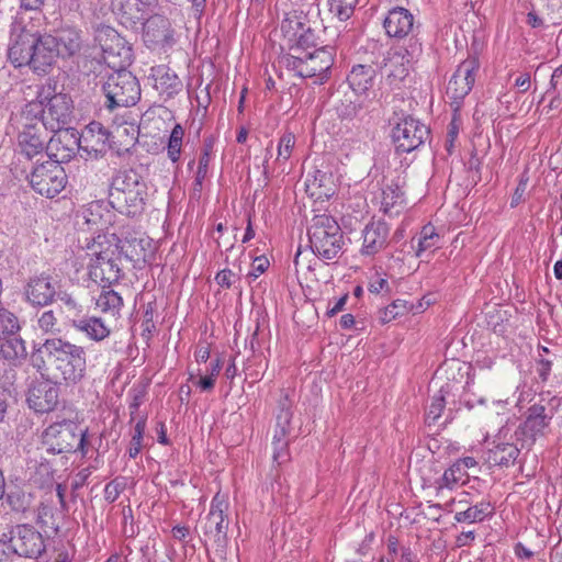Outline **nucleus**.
I'll return each instance as SVG.
<instances>
[{"mask_svg": "<svg viewBox=\"0 0 562 562\" xmlns=\"http://www.w3.org/2000/svg\"><path fill=\"white\" fill-rule=\"evenodd\" d=\"M41 356H33L34 366L38 370H53L55 376L67 385L79 383L87 373V356L82 346L63 338L46 339L37 350Z\"/></svg>", "mask_w": 562, "mask_h": 562, "instance_id": "obj_1", "label": "nucleus"}, {"mask_svg": "<svg viewBox=\"0 0 562 562\" xmlns=\"http://www.w3.org/2000/svg\"><path fill=\"white\" fill-rule=\"evenodd\" d=\"M441 237L431 224L425 225L418 237L416 256L420 257L423 252L430 251L440 247Z\"/></svg>", "mask_w": 562, "mask_h": 562, "instance_id": "obj_39", "label": "nucleus"}, {"mask_svg": "<svg viewBox=\"0 0 562 562\" xmlns=\"http://www.w3.org/2000/svg\"><path fill=\"white\" fill-rule=\"evenodd\" d=\"M215 381L216 380L212 375L209 374V375L200 378L199 381L196 382V385L202 391H210L214 387Z\"/></svg>", "mask_w": 562, "mask_h": 562, "instance_id": "obj_63", "label": "nucleus"}, {"mask_svg": "<svg viewBox=\"0 0 562 562\" xmlns=\"http://www.w3.org/2000/svg\"><path fill=\"white\" fill-rule=\"evenodd\" d=\"M13 551L19 557L36 559L46 549L42 533L31 525H18L11 531Z\"/></svg>", "mask_w": 562, "mask_h": 562, "instance_id": "obj_14", "label": "nucleus"}, {"mask_svg": "<svg viewBox=\"0 0 562 562\" xmlns=\"http://www.w3.org/2000/svg\"><path fill=\"white\" fill-rule=\"evenodd\" d=\"M273 454L272 458L278 464H282L290 459L289 440L272 441Z\"/></svg>", "mask_w": 562, "mask_h": 562, "instance_id": "obj_52", "label": "nucleus"}, {"mask_svg": "<svg viewBox=\"0 0 562 562\" xmlns=\"http://www.w3.org/2000/svg\"><path fill=\"white\" fill-rule=\"evenodd\" d=\"M375 70L372 66L356 65L348 75L350 88L356 93H366L374 85Z\"/></svg>", "mask_w": 562, "mask_h": 562, "instance_id": "obj_30", "label": "nucleus"}, {"mask_svg": "<svg viewBox=\"0 0 562 562\" xmlns=\"http://www.w3.org/2000/svg\"><path fill=\"white\" fill-rule=\"evenodd\" d=\"M146 195V184H143L142 188L123 193V196H120V199H110V203L117 207L121 213L135 216L143 211Z\"/></svg>", "mask_w": 562, "mask_h": 562, "instance_id": "obj_28", "label": "nucleus"}, {"mask_svg": "<svg viewBox=\"0 0 562 562\" xmlns=\"http://www.w3.org/2000/svg\"><path fill=\"white\" fill-rule=\"evenodd\" d=\"M1 352L5 358L23 357L26 352L24 341L22 339L13 338L7 340L1 346Z\"/></svg>", "mask_w": 562, "mask_h": 562, "instance_id": "obj_48", "label": "nucleus"}, {"mask_svg": "<svg viewBox=\"0 0 562 562\" xmlns=\"http://www.w3.org/2000/svg\"><path fill=\"white\" fill-rule=\"evenodd\" d=\"M36 524L46 533L49 531L56 535L59 530L58 525L53 520V513L48 506L41 505L36 512Z\"/></svg>", "mask_w": 562, "mask_h": 562, "instance_id": "obj_43", "label": "nucleus"}, {"mask_svg": "<svg viewBox=\"0 0 562 562\" xmlns=\"http://www.w3.org/2000/svg\"><path fill=\"white\" fill-rule=\"evenodd\" d=\"M112 223V213L99 201L89 203L77 213V226L82 231L98 233Z\"/></svg>", "mask_w": 562, "mask_h": 562, "instance_id": "obj_19", "label": "nucleus"}, {"mask_svg": "<svg viewBox=\"0 0 562 562\" xmlns=\"http://www.w3.org/2000/svg\"><path fill=\"white\" fill-rule=\"evenodd\" d=\"M269 266V261L265 257H257L252 262L251 270L248 273V277L252 280H256L260 274H262Z\"/></svg>", "mask_w": 562, "mask_h": 562, "instance_id": "obj_55", "label": "nucleus"}, {"mask_svg": "<svg viewBox=\"0 0 562 562\" xmlns=\"http://www.w3.org/2000/svg\"><path fill=\"white\" fill-rule=\"evenodd\" d=\"M301 45L302 40L282 57V64L297 77L314 78V82L318 85L326 82L335 63V48L324 46L310 52L303 49Z\"/></svg>", "mask_w": 562, "mask_h": 562, "instance_id": "obj_4", "label": "nucleus"}, {"mask_svg": "<svg viewBox=\"0 0 562 562\" xmlns=\"http://www.w3.org/2000/svg\"><path fill=\"white\" fill-rule=\"evenodd\" d=\"M184 136L183 126L179 123L175 124L166 145L167 157L172 164H178L181 158Z\"/></svg>", "mask_w": 562, "mask_h": 562, "instance_id": "obj_38", "label": "nucleus"}, {"mask_svg": "<svg viewBox=\"0 0 562 562\" xmlns=\"http://www.w3.org/2000/svg\"><path fill=\"white\" fill-rule=\"evenodd\" d=\"M312 251L323 260H333L342 252L344 235L337 221L328 214L315 215L308 227Z\"/></svg>", "mask_w": 562, "mask_h": 562, "instance_id": "obj_6", "label": "nucleus"}, {"mask_svg": "<svg viewBox=\"0 0 562 562\" xmlns=\"http://www.w3.org/2000/svg\"><path fill=\"white\" fill-rule=\"evenodd\" d=\"M115 246L120 251V257H124L133 263L134 268L138 269L150 262L156 252L155 241L139 233L131 234L122 239L115 236Z\"/></svg>", "mask_w": 562, "mask_h": 562, "instance_id": "obj_12", "label": "nucleus"}, {"mask_svg": "<svg viewBox=\"0 0 562 562\" xmlns=\"http://www.w3.org/2000/svg\"><path fill=\"white\" fill-rule=\"evenodd\" d=\"M38 111V106L33 104L29 109H21L14 119L18 131L16 150L26 159H33L37 156L46 157L44 149L48 139L47 131L49 130L36 120Z\"/></svg>", "mask_w": 562, "mask_h": 562, "instance_id": "obj_5", "label": "nucleus"}, {"mask_svg": "<svg viewBox=\"0 0 562 562\" xmlns=\"http://www.w3.org/2000/svg\"><path fill=\"white\" fill-rule=\"evenodd\" d=\"M154 88L164 95L165 99H171L182 90V81L178 75L165 65L151 69Z\"/></svg>", "mask_w": 562, "mask_h": 562, "instance_id": "obj_25", "label": "nucleus"}, {"mask_svg": "<svg viewBox=\"0 0 562 562\" xmlns=\"http://www.w3.org/2000/svg\"><path fill=\"white\" fill-rule=\"evenodd\" d=\"M211 160V158H207V154L200 156L194 180L196 186H202V182L206 178Z\"/></svg>", "mask_w": 562, "mask_h": 562, "instance_id": "obj_54", "label": "nucleus"}, {"mask_svg": "<svg viewBox=\"0 0 562 562\" xmlns=\"http://www.w3.org/2000/svg\"><path fill=\"white\" fill-rule=\"evenodd\" d=\"M446 405V400L443 395V390L435 394L431 398V403L426 412V422L430 425L437 422V419L441 416L443 408Z\"/></svg>", "mask_w": 562, "mask_h": 562, "instance_id": "obj_46", "label": "nucleus"}, {"mask_svg": "<svg viewBox=\"0 0 562 562\" xmlns=\"http://www.w3.org/2000/svg\"><path fill=\"white\" fill-rule=\"evenodd\" d=\"M359 0H329V11L339 21H347L355 11Z\"/></svg>", "mask_w": 562, "mask_h": 562, "instance_id": "obj_42", "label": "nucleus"}, {"mask_svg": "<svg viewBox=\"0 0 562 562\" xmlns=\"http://www.w3.org/2000/svg\"><path fill=\"white\" fill-rule=\"evenodd\" d=\"M295 136L291 132H285L278 142L277 147V158L276 164L279 166L285 165V162L291 158L294 146H295Z\"/></svg>", "mask_w": 562, "mask_h": 562, "instance_id": "obj_40", "label": "nucleus"}, {"mask_svg": "<svg viewBox=\"0 0 562 562\" xmlns=\"http://www.w3.org/2000/svg\"><path fill=\"white\" fill-rule=\"evenodd\" d=\"M412 65L400 53L390 52L384 60L383 74L391 87H397L409 74Z\"/></svg>", "mask_w": 562, "mask_h": 562, "instance_id": "obj_26", "label": "nucleus"}, {"mask_svg": "<svg viewBox=\"0 0 562 562\" xmlns=\"http://www.w3.org/2000/svg\"><path fill=\"white\" fill-rule=\"evenodd\" d=\"M414 22L415 18L409 10L403 7H394L385 15L383 27L387 36L404 38L412 33Z\"/></svg>", "mask_w": 562, "mask_h": 562, "instance_id": "obj_20", "label": "nucleus"}, {"mask_svg": "<svg viewBox=\"0 0 562 562\" xmlns=\"http://www.w3.org/2000/svg\"><path fill=\"white\" fill-rule=\"evenodd\" d=\"M24 300L34 307L52 304L56 296V283L46 274L32 277L23 289Z\"/></svg>", "mask_w": 562, "mask_h": 562, "instance_id": "obj_16", "label": "nucleus"}, {"mask_svg": "<svg viewBox=\"0 0 562 562\" xmlns=\"http://www.w3.org/2000/svg\"><path fill=\"white\" fill-rule=\"evenodd\" d=\"M387 280L380 274H375L371 278L368 289L371 293H380L381 291L387 289Z\"/></svg>", "mask_w": 562, "mask_h": 562, "instance_id": "obj_57", "label": "nucleus"}, {"mask_svg": "<svg viewBox=\"0 0 562 562\" xmlns=\"http://www.w3.org/2000/svg\"><path fill=\"white\" fill-rule=\"evenodd\" d=\"M124 491V483L120 479H114L104 487V499L108 503H114Z\"/></svg>", "mask_w": 562, "mask_h": 562, "instance_id": "obj_51", "label": "nucleus"}, {"mask_svg": "<svg viewBox=\"0 0 562 562\" xmlns=\"http://www.w3.org/2000/svg\"><path fill=\"white\" fill-rule=\"evenodd\" d=\"M94 40L102 50L104 63L112 69L126 68L131 65L133 54L127 42L109 25L95 29Z\"/></svg>", "mask_w": 562, "mask_h": 562, "instance_id": "obj_11", "label": "nucleus"}, {"mask_svg": "<svg viewBox=\"0 0 562 562\" xmlns=\"http://www.w3.org/2000/svg\"><path fill=\"white\" fill-rule=\"evenodd\" d=\"M63 137L67 138L68 140H70V145L67 147V154L63 155L61 159L70 158L71 155L75 154V151L77 150V148L79 146L78 139L75 138L72 135H69L68 132H64L63 134L58 135L57 140L61 142Z\"/></svg>", "mask_w": 562, "mask_h": 562, "instance_id": "obj_59", "label": "nucleus"}, {"mask_svg": "<svg viewBox=\"0 0 562 562\" xmlns=\"http://www.w3.org/2000/svg\"><path fill=\"white\" fill-rule=\"evenodd\" d=\"M33 104L37 105L40 110L36 120L50 132H61L70 123L72 100L68 94L58 92L56 83L48 81L36 86L35 98L24 104L22 109H29Z\"/></svg>", "mask_w": 562, "mask_h": 562, "instance_id": "obj_3", "label": "nucleus"}, {"mask_svg": "<svg viewBox=\"0 0 562 562\" xmlns=\"http://www.w3.org/2000/svg\"><path fill=\"white\" fill-rule=\"evenodd\" d=\"M413 66L422 55V43L417 38H411L406 47L395 49Z\"/></svg>", "mask_w": 562, "mask_h": 562, "instance_id": "obj_49", "label": "nucleus"}, {"mask_svg": "<svg viewBox=\"0 0 562 562\" xmlns=\"http://www.w3.org/2000/svg\"><path fill=\"white\" fill-rule=\"evenodd\" d=\"M390 228L383 221H371L362 232L361 254L373 256L381 251L387 244Z\"/></svg>", "mask_w": 562, "mask_h": 562, "instance_id": "obj_23", "label": "nucleus"}, {"mask_svg": "<svg viewBox=\"0 0 562 562\" xmlns=\"http://www.w3.org/2000/svg\"><path fill=\"white\" fill-rule=\"evenodd\" d=\"M21 1V10L18 13L24 12L26 20H34L35 16H29V12H34L35 15H41V8L44 4L45 0H20Z\"/></svg>", "mask_w": 562, "mask_h": 562, "instance_id": "obj_53", "label": "nucleus"}, {"mask_svg": "<svg viewBox=\"0 0 562 562\" xmlns=\"http://www.w3.org/2000/svg\"><path fill=\"white\" fill-rule=\"evenodd\" d=\"M228 509V502L225 495L217 493L210 506V512L205 518L204 532L214 538L220 539L225 536L227 529V516L225 515Z\"/></svg>", "mask_w": 562, "mask_h": 562, "instance_id": "obj_21", "label": "nucleus"}, {"mask_svg": "<svg viewBox=\"0 0 562 562\" xmlns=\"http://www.w3.org/2000/svg\"><path fill=\"white\" fill-rule=\"evenodd\" d=\"M507 432L508 430L501 429L493 448L488 449L487 460L494 465L509 467L519 456V449L513 442L505 441Z\"/></svg>", "mask_w": 562, "mask_h": 562, "instance_id": "obj_24", "label": "nucleus"}, {"mask_svg": "<svg viewBox=\"0 0 562 562\" xmlns=\"http://www.w3.org/2000/svg\"><path fill=\"white\" fill-rule=\"evenodd\" d=\"M454 463L457 465H459V468H461L462 471H467L468 469L477 467L476 460L472 457H464V458L458 459Z\"/></svg>", "mask_w": 562, "mask_h": 562, "instance_id": "obj_64", "label": "nucleus"}, {"mask_svg": "<svg viewBox=\"0 0 562 562\" xmlns=\"http://www.w3.org/2000/svg\"><path fill=\"white\" fill-rule=\"evenodd\" d=\"M71 326L88 339L97 342L106 339L111 334L110 327L105 325L102 318L97 316H83L72 319Z\"/></svg>", "mask_w": 562, "mask_h": 562, "instance_id": "obj_27", "label": "nucleus"}, {"mask_svg": "<svg viewBox=\"0 0 562 562\" xmlns=\"http://www.w3.org/2000/svg\"><path fill=\"white\" fill-rule=\"evenodd\" d=\"M34 50L29 66L37 74H46L58 57L57 42L53 35L38 34V41Z\"/></svg>", "mask_w": 562, "mask_h": 562, "instance_id": "obj_22", "label": "nucleus"}, {"mask_svg": "<svg viewBox=\"0 0 562 562\" xmlns=\"http://www.w3.org/2000/svg\"><path fill=\"white\" fill-rule=\"evenodd\" d=\"M469 479V474L467 471H462L459 465L453 463L450 468H448L442 476L437 480V492L438 494L443 490H454L460 485L465 484Z\"/></svg>", "mask_w": 562, "mask_h": 562, "instance_id": "obj_37", "label": "nucleus"}, {"mask_svg": "<svg viewBox=\"0 0 562 562\" xmlns=\"http://www.w3.org/2000/svg\"><path fill=\"white\" fill-rule=\"evenodd\" d=\"M494 508L487 501H481L465 509H460L454 514V520L460 524H477L492 517Z\"/></svg>", "mask_w": 562, "mask_h": 562, "instance_id": "obj_31", "label": "nucleus"}, {"mask_svg": "<svg viewBox=\"0 0 562 562\" xmlns=\"http://www.w3.org/2000/svg\"><path fill=\"white\" fill-rule=\"evenodd\" d=\"M87 430H81L71 420H61L46 427L41 436L42 449L48 454H60L79 450L86 456Z\"/></svg>", "mask_w": 562, "mask_h": 562, "instance_id": "obj_7", "label": "nucleus"}, {"mask_svg": "<svg viewBox=\"0 0 562 562\" xmlns=\"http://www.w3.org/2000/svg\"><path fill=\"white\" fill-rule=\"evenodd\" d=\"M479 63L475 58L462 61L448 82L447 94L454 101L462 100L472 90Z\"/></svg>", "mask_w": 562, "mask_h": 562, "instance_id": "obj_18", "label": "nucleus"}, {"mask_svg": "<svg viewBox=\"0 0 562 562\" xmlns=\"http://www.w3.org/2000/svg\"><path fill=\"white\" fill-rule=\"evenodd\" d=\"M423 307V302L418 303V306L415 308L413 303H409L405 300H395L390 305L380 310L379 318L383 324L390 323L398 317L406 315L408 312L414 311L418 312Z\"/></svg>", "mask_w": 562, "mask_h": 562, "instance_id": "obj_35", "label": "nucleus"}, {"mask_svg": "<svg viewBox=\"0 0 562 562\" xmlns=\"http://www.w3.org/2000/svg\"><path fill=\"white\" fill-rule=\"evenodd\" d=\"M404 204V192L402 191L400 184L396 182H392L382 190V200H381V209L385 214H393V210L395 209V213H398L400 210L397 207H402Z\"/></svg>", "mask_w": 562, "mask_h": 562, "instance_id": "obj_36", "label": "nucleus"}, {"mask_svg": "<svg viewBox=\"0 0 562 562\" xmlns=\"http://www.w3.org/2000/svg\"><path fill=\"white\" fill-rule=\"evenodd\" d=\"M12 554H15V552L13 551V542L11 541V538L9 541L0 539V562L10 558Z\"/></svg>", "mask_w": 562, "mask_h": 562, "instance_id": "obj_61", "label": "nucleus"}, {"mask_svg": "<svg viewBox=\"0 0 562 562\" xmlns=\"http://www.w3.org/2000/svg\"><path fill=\"white\" fill-rule=\"evenodd\" d=\"M54 40L57 42L58 56L64 58L72 56L81 47L80 32L74 29L61 30Z\"/></svg>", "mask_w": 562, "mask_h": 562, "instance_id": "obj_33", "label": "nucleus"}, {"mask_svg": "<svg viewBox=\"0 0 562 562\" xmlns=\"http://www.w3.org/2000/svg\"><path fill=\"white\" fill-rule=\"evenodd\" d=\"M551 371V361L546 359H540L537 366V372L542 381H546Z\"/></svg>", "mask_w": 562, "mask_h": 562, "instance_id": "obj_62", "label": "nucleus"}, {"mask_svg": "<svg viewBox=\"0 0 562 562\" xmlns=\"http://www.w3.org/2000/svg\"><path fill=\"white\" fill-rule=\"evenodd\" d=\"M348 301V294H344L339 299L335 300L333 303H328L327 312L326 314L329 317H333L334 315L338 314L345 308V305Z\"/></svg>", "mask_w": 562, "mask_h": 562, "instance_id": "obj_58", "label": "nucleus"}, {"mask_svg": "<svg viewBox=\"0 0 562 562\" xmlns=\"http://www.w3.org/2000/svg\"><path fill=\"white\" fill-rule=\"evenodd\" d=\"M59 387L50 380H38L31 384L26 402L36 413L52 412L58 404Z\"/></svg>", "mask_w": 562, "mask_h": 562, "instance_id": "obj_15", "label": "nucleus"}, {"mask_svg": "<svg viewBox=\"0 0 562 562\" xmlns=\"http://www.w3.org/2000/svg\"><path fill=\"white\" fill-rule=\"evenodd\" d=\"M78 258L87 266L95 283H113L122 278L121 257L115 246V234H98L79 251Z\"/></svg>", "mask_w": 562, "mask_h": 562, "instance_id": "obj_2", "label": "nucleus"}, {"mask_svg": "<svg viewBox=\"0 0 562 562\" xmlns=\"http://www.w3.org/2000/svg\"><path fill=\"white\" fill-rule=\"evenodd\" d=\"M31 188L38 194L52 199L59 194L66 187L67 176L58 160L46 157L40 159L32 167L29 176Z\"/></svg>", "mask_w": 562, "mask_h": 562, "instance_id": "obj_8", "label": "nucleus"}, {"mask_svg": "<svg viewBox=\"0 0 562 562\" xmlns=\"http://www.w3.org/2000/svg\"><path fill=\"white\" fill-rule=\"evenodd\" d=\"M123 299L122 296L112 289H109L103 285V289L99 296L95 299L97 308L104 313L109 314L113 317H119L121 310L123 307Z\"/></svg>", "mask_w": 562, "mask_h": 562, "instance_id": "obj_34", "label": "nucleus"}, {"mask_svg": "<svg viewBox=\"0 0 562 562\" xmlns=\"http://www.w3.org/2000/svg\"><path fill=\"white\" fill-rule=\"evenodd\" d=\"M307 190L316 199H328L336 193V183L331 173L317 170L308 180Z\"/></svg>", "mask_w": 562, "mask_h": 562, "instance_id": "obj_32", "label": "nucleus"}, {"mask_svg": "<svg viewBox=\"0 0 562 562\" xmlns=\"http://www.w3.org/2000/svg\"><path fill=\"white\" fill-rule=\"evenodd\" d=\"M551 416L546 414V407L540 404L531 405L527 411L525 422L518 427L516 435L521 436V439L532 446L536 440L546 435V429L549 427Z\"/></svg>", "mask_w": 562, "mask_h": 562, "instance_id": "obj_17", "label": "nucleus"}, {"mask_svg": "<svg viewBox=\"0 0 562 562\" xmlns=\"http://www.w3.org/2000/svg\"><path fill=\"white\" fill-rule=\"evenodd\" d=\"M20 330L18 317L3 306H0V340L15 335Z\"/></svg>", "mask_w": 562, "mask_h": 562, "instance_id": "obj_41", "label": "nucleus"}, {"mask_svg": "<svg viewBox=\"0 0 562 562\" xmlns=\"http://www.w3.org/2000/svg\"><path fill=\"white\" fill-rule=\"evenodd\" d=\"M37 326L44 333H54L57 327V318L53 311L43 312L37 318Z\"/></svg>", "mask_w": 562, "mask_h": 562, "instance_id": "obj_50", "label": "nucleus"}, {"mask_svg": "<svg viewBox=\"0 0 562 562\" xmlns=\"http://www.w3.org/2000/svg\"><path fill=\"white\" fill-rule=\"evenodd\" d=\"M145 429L146 419L142 418L136 423L134 427V434L130 443V448L127 450L128 457L131 459H135L142 450Z\"/></svg>", "mask_w": 562, "mask_h": 562, "instance_id": "obj_45", "label": "nucleus"}, {"mask_svg": "<svg viewBox=\"0 0 562 562\" xmlns=\"http://www.w3.org/2000/svg\"><path fill=\"white\" fill-rule=\"evenodd\" d=\"M108 108L134 105L140 97V88L135 76L126 68L113 69L103 85Z\"/></svg>", "mask_w": 562, "mask_h": 562, "instance_id": "obj_9", "label": "nucleus"}, {"mask_svg": "<svg viewBox=\"0 0 562 562\" xmlns=\"http://www.w3.org/2000/svg\"><path fill=\"white\" fill-rule=\"evenodd\" d=\"M33 480L41 486L47 485L54 480V469L48 461L40 462L34 471Z\"/></svg>", "mask_w": 562, "mask_h": 562, "instance_id": "obj_47", "label": "nucleus"}, {"mask_svg": "<svg viewBox=\"0 0 562 562\" xmlns=\"http://www.w3.org/2000/svg\"><path fill=\"white\" fill-rule=\"evenodd\" d=\"M145 184L142 177L135 170H121L112 179L109 199H120L127 193Z\"/></svg>", "mask_w": 562, "mask_h": 562, "instance_id": "obj_29", "label": "nucleus"}, {"mask_svg": "<svg viewBox=\"0 0 562 562\" xmlns=\"http://www.w3.org/2000/svg\"><path fill=\"white\" fill-rule=\"evenodd\" d=\"M38 31L29 25L24 12L18 13L11 27L9 59L15 67L29 66L32 61Z\"/></svg>", "mask_w": 562, "mask_h": 562, "instance_id": "obj_10", "label": "nucleus"}, {"mask_svg": "<svg viewBox=\"0 0 562 562\" xmlns=\"http://www.w3.org/2000/svg\"><path fill=\"white\" fill-rule=\"evenodd\" d=\"M235 277L234 272L229 269H223L215 276L216 283L222 288H231L233 283V278Z\"/></svg>", "mask_w": 562, "mask_h": 562, "instance_id": "obj_56", "label": "nucleus"}, {"mask_svg": "<svg viewBox=\"0 0 562 562\" xmlns=\"http://www.w3.org/2000/svg\"><path fill=\"white\" fill-rule=\"evenodd\" d=\"M429 130L420 121L406 116L392 130V139L400 153H411L418 148L428 137Z\"/></svg>", "mask_w": 562, "mask_h": 562, "instance_id": "obj_13", "label": "nucleus"}, {"mask_svg": "<svg viewBox=\"0 0 562 562\" xmlns=\"http://www.w3.org/2000/svg\"><path fill=\"white\" fill-rule=\"evenodd\" d=\"M280 412L277 416L276 428H283L291 431V419H292V401L288 392H284L283 398L280 401Z\"/></svg>", "mask_w": 562, "mask_h": 562, "instance_id": "obj_44", "label": "nucleus"}, {"mask_svg": "<svg viewBox=\"0 0 562 562\" xmlns=\"http://www.w3.org/2000/svg\"><path fill=\"white\" fill-rule=\"evenodd\" d=\"M475 540V532L473 530L463 531L456 538V544L459 548L470 547Z\"/></svg>", "mask_w": 562, "mask_h": 562, "instance_id": "obj_60", "label": "nucleus"}]
</instances>
